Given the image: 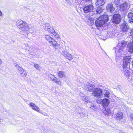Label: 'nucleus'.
I'll return each mask as SVG.
<instances>
[{
	"instance_id": "nucleus-41",
	"label": "nucleus",
	"mask_w": 133,
	"mask_h": 133,
	"mask_svg": "<svg viewBox=\"0 0 133 133\" xmlns=\"http://www.w3.org/2000/svg\"><path fill=\"white\" fill-rule=\"evenodd\" d=\"M131 34L132 35H133V29L131 32Z\"/></svg>"
},
{
	"instance_id": "nucleus-43",
	"label": "nucleus",
	"mask_w": 133,
	"mask_h": 133,
	"mask_svg": "<svg viewBox=\"0 0 133 133\" xmlns=\"http://www.w3.org/2000/svg\"><path fill=\"white\" fill-rule=\"evenodd\" d=\"M2 15V13L1 11H0V16H1Z\"/></svg>"
},
{
	"instance_id": "nucleus-4",
	"label": "nucleus",
	"mask_w": 133,
	"mask_h": 133,
	"mask_svg": "<svg viewBox=\"0 0 133 133\" xmlns=\"http://www.w3.org/2000/svg\"><path fill=\"white\" fill-rule=\"evenodd\" d=\"M102 90L101 89H95L93 91L92 95L95 97L100 99L102 97Z\"/></svg>"
},
{
	"instance_id": "nucleus-39",
	"label": "nucleus",
	"mask_w": 133,
	"mask_h": 133,
	"mask_svg": "<svg viewBox=\"0 0 133 133\" xmlns=\"http://www.w3.org/2000/svg\"><path fill=\"white\" fill-rule=\"evenodd\" d=\"M130 116L132 119V120L133 121V114H131Z\"/></svg>"
},
{
	"instance_id": "nucleus-40",
	"label": "nucleus",
	"mask_w": 133,
	"mask_h": 133,
	"mask_svg": "<svg viewBox=\"0 0 133 133\" xmlns=\"http://www.w3.org/2000/svg\"><path fill=\"white\" fill-rule=\"evenodd\" d=\"M3 62L2 59L0 58V65L2 64Z\"/></svg>"
},
{
	"instance_id": "nucleus-27",
	"label": "nucleus",
	"mask_w": 133,
	"mask_h": 133,
	"mask_svg": "<svg viewBox=\"0 0 133 133\" xmlns=\"http://www.w3.org/2000/svg\"><path fill=\"white\" fill-rule=\"evenodd\" d=\"M128 16L129 18H131V22L133 23V13H129Z\"/></svg>"
},
{
	"instance_id": "nucleus-33",
	"label": "nucleus",
	"mask_w": 133,
	"mask_h": 133,
	"mask_svg": "<svg viewBox=\"0 0 133 133\" xmlns=\"http://www.w3.org/2000/svg\"><path fill=\"white\" fill-rule=\"evenodd\" d=\"M127 78L129 81H131V80H132V79H133L132 76H130V75L129 76H127Z\"/></svg>"
},
{
	"instance_id": "nucleus-11",
	"label": "nucleus",
	"mask_w": 133,
	"mask_h": 133,
	"mask_svg": "<svg viewBox=\"0 0 133 133\" xmlns=\"http://www.w3.org/2000/svg\"><path fill=\"white\" fill-rule=\"evenodd\" d=\"M62 53L63 56L68 60L71 61L73 59V57L71 54L68 52L66 51H63Z\"/></svg>"
},
{
	"instance_id": "nucleus-42",
	"label": "nucleus",
	"mask_w": 133,
	"mask_h": 133,
	"mask_svg": "<svg viewBox=\"0 0 133 133\" xmlns=\"http://www.w3.org/2000/svg\"><path fill=\"white\" fill-rule=\"evenodd\" d=\"M48 76L49 77H50V79H51L52 80L53 78L52 77H51L50 76V75H48Z\"/></svg>"
},
{
	"instance_id": "nucleus-17",
	"label": "nucleus",
	"mask_w": 133,
	"mask_h": 133,
	"mask_svg": "<svg viewBox=\"0 0 133 133\" xmlns=\"http://www.w3.org/2000/svg\"><path fill=\"white\" fill-rule=\"evenodd\" d=\"M102 112L103 114L105 116H108L110 115L111 111L110 109L109 108H103Z\"/></svg>"
},
{
	"instance_id": "nucleus-14",
	"label": "nucleus",
	"mask_w": 133,
	"mask_h": 133,
	"mask_svg": "<svg viewBox=\"0 0 133 133\" xmlns=\"http://www.w3.org/2000/svg\"><path fill=\"white\" fill-rule=\"evenodd\" d=\"M106 9L108 11L110 12H113L115 10V8L113 6L112 3H108L106 6Z\"/></svg>"
},
{
	"instance_id": "nucleus-46",
	"label": "nucleus",
	"mask_w": 133,
	"mask_h": 133,
	"mask_svg": "<svg viewBox=\"0 0 133 133\" xmlns=\"http://www.w3.org/2000/svg\"><path fill=\"white\" fill-rule=\"evenodd\" d=\"M52 76H54V77H55L53 75H52Z\"/></svg>"
},
{
	"instance_id": "nucleus-21",
	"label": "nucleus",
	"mask_w": 133,
	"mask_h": 133,
	"mask_svg": "<svg viewBox=\"0 0 133 133\" xmlns=\"http://www.w3.org/2000/svg\"><path fill=\"white\" fill-rule=\"evenodd\" d=\"M105 3L104 0H96V5L102 6Z\"/></svg>"
},
{
	"instance_id": "nucleus-20",
	"label": "nucleus",
	"mask_w": 133,
	"mask_h": 133,
	"mask_svg": "<svg viewBox=\"0 0 133 133\" xmlns=\"http://www.w3.org/2000/svg\"><path fill=\"white\" fill-rule=\"evenodd\" d=\"M128 68H123V72L124 76L127 77L130 75V72L128 70Z\"/></svg>"
},
{
	"instance_id": "nucleus-28",
	"label": "nucleus",
	"mask_w": 133,
	"mask_h": 133,
	"mask_svg": "<svg viewBox=\"0 0 133 133\" xmlns=\"http://www.w3.org/2000/svg\"><path fill=\"white\" fill-rule=\"evenodd\" d=\"M15 66L17 68L19 71V72L23 70L24 69L21 67L18 64L15 65Z\"/></svg>"
},
{
	"instance_id": "nucleus-9",
	"label": "nucleus",
	"mask_w": 133,
	"mask_h": 133,
	"mask_svg": "<svg viewBox=\"0 0 133 133\" xmlns=\"http://www.w3.org/2000/svg\"><path fill=\"white\" fill-rule=\"evenodd\" d=\"M130 57L127 56L125 57L123 59V68H126L129 65L130 62Z\"/></svg>"
},
{
	"instance_id": "nucleus-10",
	"label": "nucleus",
	"mask_w": 133,
	"mask_h": 133,
	"mask_svg": "<svg viewBox=\"0 0 133 133\" xmlns=\"http://www.w3.org/2000/svg\"><path fill=\"white\" fill-rule=\"evenodd\" d=\"M93 6L92 5L90 4L85 6L83 8V10L85 13L93 11Z\"/></svg>"
},
{
	"instance_id": "nucleus-32",
	"label": "nucleus",
	"mask_w": 133,
	"mask_h": 133,
	"mask_svg": "<svg viewBox=\"0 0 133 133\" xmlns=\"http://www.w3.org/2000/svg\"><path fill=\"white\" fill-rule=\"evenodd\" d=\"M34 66L37 70H41V67L39 65L37 64H34Z\"/></svg>"
},
{
	"instance_id": "nucleus-23",
	"label": "nucleus",
	"mask_w": 133,
	"mask_h": 133,
	"mask_svg": "<svg viewBox=\"0 0 133 133\" xmlns=\"http://www.w3.org/2000/svg\"><path fill=\"white\" fill-rule=\"evenodd\" d=\"M50 27L51 26L49 24L46 23L43 26V28L45 31H49L50 30Z\"/></svg>"
},
{
	"instance_id": "nucleus-7",
	"label": "nucleus",
	"mask_w": 133,
	"mask_h": 133,
	"mask_svg": "<svg viewBox=\"0 0 133 133\" xmlns=\"http://www.w3.org/2000/svg\"><path fill=\"white\" fill-rule=\"evenodd\" d=\"M127 44V42L124 41H122L120 43H119L116 49L118 48H119L117 52L118 53V52H121L123 50L124 48L125 45H126Z\"/></svg>"
},
{
	"instance_id": "nucleus-34",
	"label": "nucleus",
	"mask_w": 133,
	"mask_h": 133,
	"mask_svg": "<svg viewBox=\"0 0 133 133\" xmlns=\"http://www.w3.org/2000/svg\"><path fill=\"white\" fill-rule=\"evenodd\" d=\"M90 108L94 110H95L97 109V108L94 105H92L90 107Z\"/></svg>"
},
{
	"instance_id": "nucleus-25",
	"label": "nucleus",
	"mask_w": 133,
	"mask_h": 133,
	"mask_svg": "<svg viewBox=\"0 0 133 133\" xmlns=\"http://www.w3.org/2000/svg\"><path fill=\"white\" fill-rule=\"evenodd\" d=\"M19 73L21 76L24 77H25L27 75L26 72L24 70L20 72Z\"/></svg>"
},
{
	"instance_id": "nucleus-19",
	"label": "nucleus",
	"mask_w": 133,
	"mask_h": 133,
	"mask_svg": "<svg viewBox=\"0 0 133 133\" xmlns=\"http://www.w3.org/2000/svg\"><path fill=\"white\" fill-rule=\"evenodd\" d=\"M128 51L131 53L133 52V43L132 42H130L128 45Z\"/></svg>"
},
{
	"instance_id": "nucleus-45",
	"label": "nucleus",
	"mask_w": 133,
	"mask_h": 133,
	"mask_svg": "<svg viewBox=\"0 0 133 133\" xmlns=\"http://www.w3.org/2000/svg\"><path fill=\"white\" fill-rule=\"evenodd\" d=\"M1 119L0 118V122H1Z\"/></svg>"
},
{
	"instance_id": "nucleus-2",
	"label": "nucleus",
	"mask_w": 133,
	"mask_h": 133,
	"mask_svg": "<svg viewBox=\"0 0 133 133\" xmlns=\"http://www.w3.org/2000/svg\"><path fill=\"white\" fill-rule=\"evenodd\" d=\"M108 20V16L105 15H101L95 22V24L97 27L102 26Z\"/></svg>"
},
{
	"instance_id": "nucleus-30",
	"label": "nucleus",
	"mask_w": 133,
	"mask_h": 133,
	"mask_svg": "<svg viewBox=\"0 0 133 133\" xmlns=\"http://www.w3.org/2000/svg\"><path fill=\"white\" fill-rule=\"evenodd\" d=\"M86 112V110L83 109L82 110V112L79 113V114L81 116L83 117L85 116Z\"/></svg>"
},
{
	"instance_id": "nucleus-6",
	"label": "nucleus",
	"mask_w": 133,
	"mask_h": 133,
	"mask_svg": "<svg viewBox=\"0 0 133 133\" xmlns=\"http://www.w3.org/2000/svg\"><path fill=\"white\" fill-rule=\"evenodd\" d=\"M84 88L87 91L92 92L95 88V85L91 82H88L85 84Z\"/></svg>"
},
{
	"instance_id": "nucleus-37",
	"label": "nucleus",
	"mask_w": 133,
	"mask_h": 133,
	"mask_svg": "<svg viewBox=\"0 0 133 133\" xmlns=\"http://www.w3.org/2000/svg\"><path fill=\"white\" fill-rule=\"evenodd\" d=\"M115 4H117V5H118L120 2V0H117V1H116L115 2Z\"/></svg>"
},
{
	"instance_id": "nucleus-13",
	"label": "nucleus",
	"mask_w": 133,
	"mask_h": 133,
	"mask_svg": "<svg viewBox=\"0 0 133 133\" xmlns=\"http://www.w3.org/2000/svg\"><path fill=\"white\" fill-rule=\"evenodd\" d=\"M129 26L125 22L122 23L120 26L121 29L123 32H126L129 29Z\"/></svg>"
},
{
	"instance_id": "nucleus-35",
	"label": "nucleus",
	"mask_w": 133,
	"mask_h": 133,
	"mask_svg": "<svg viewBox=\"0 0 133 133\" xmlns=\"http://www.w3.org/2000/svg\"><path fill=\"white\" fill-rule=\"evenodd\" d=\"M66 2L67 3H68L70 5H71V3L69 0H66Z\"/></svg>"
},
{
	"instance_id": "nucleus-18",
	"label": "nucleus",
	"mask_w": 133,
	"mask_h": 133,
	"mask_svg": "<svg viewBox=\"0 0 133 133\" xmlns=\"http://www.w3.org/2000/svg\"><path fill=\"white\" fill-rule=\"evenodd\" d=\"M102 97H107L109 98L110 95V92L109 91L107 90H105L102 92Z\"/></svg>"
},
{
	"instance_id": "nucleus-29",
	"label": "nucleus",
	"mask_w": 133,
	"mask_h": 133,
	"mask_svg": "<svg viewBox=\"0 0 133 133\" xmlns=\"http://www.w3.org/2000/svg\"><path fill=\"white\" fill-rule=\"evenodd\" d=\"M103 11V9L102 7H99L96 10V12L98 14H100Z\"/></svg>"
},
{
	"instance_id": "nucleus-48",
	"label": "nucleus",
	"mask_w": 133,
	"mask_h": 133,
	"mask_svg": "<svg viewBox=\"0 0 133 133\" xmlns=\"http://www.w3.org/2000/svg\"><path fill=\"white\" fill-rule=\"evenodd\" d=\"M115 52H116V51H115Z\"/></svg>"
},
{
	"instance_id": "nucleus-31",
	"label": "nucleus",
	"mask_w": 133,
	"mask_h": 133,
	"mask_svg": "<svg viewBox=\"0 0 133 133\" xmlns=\"http://www.w3.org/2000/svg\"><path fill=\"white\" fill-rule=\"evenodd\" d=\"M50 31L51 33L53 34V35H55L56 34V32L55 31V30L51 26L50 28Z\"/></svg>"
},
{
	"instance_id": "nucleus-3",
	"label": "nucleus",
	"mask_w": 133,
	"mask_h": 133,
	"mask_svg": "<svg viewBox=\"0 0 133 133\" xmlns=\"http://www.w3.org/2000/svg\"><path fill=\"white\" fill-rule=\"evenodd\" d=\"M46 39L48 41L49 43L51 44L56 49H57L59 46V44H58L55 40L51 37L49 35H46L45 36Z\"/></svg>"
},
{
	"instance_id": "nucleus-5",
	"label": "nucleus",
	"mask_w": 133,
	"mask_h": 133,
	"mask_svg": "<svg viewBox=\"0 0 133 133\" xmlns=\"http://www.w3.org/2000/svg\"><path fill=\"white\" fill-rule=\"evenodd\" d=\"M121 16L118 14H115L114 15L112 18V22L116 24H119L121 22Z\"/></svg>"
},
{
	"instance_id": "nucleus-12",
	"label": "nucleus",
	"mask_w": 133,
	"mask_h": 133,
	"mask_svg": "<svg viewBox=\"0 0 133 133\" xmlns=\"http://www.w3.org/2000/svg\"><path fill=\"white\" fill-rule=\"evenodd\" d=\"M30 107L33 110L38 112L41 113V110L36 104L32 102H30L29 104Z\"/></svg>"
},
{
	"instance_id": "nucleus-26",
	"label": "nucleus",
	"mask_w": 133,
	"mask_h": 133,
	"mask_svg": "<svg viewBox=\"0 0 133 133\" xmlns=\"http://www.w3.org/2000/svg\"><path fill=\"white\" fill-rule=\"evenodd\" d=\"M57 79L56 77H55L53 78L52 81H54V82L56 83L57 84L59 85H61V82L60 81H57Z\"/></svg>"
},
{
	"instance_id": "nucleus-38",
	"label": "nucleus",
	"mask_w": 133,
	"mask_h": 133,
	"mask_svg": "<svg viewBox=\"0 0 133 133\" xmlns=\"http://www.w3.org/2000/svg\"><path fill=\"white\" fill-rule=\"evenodd\" d=\"M55 34V36L56 38H59V35L58 34H56V33Z\"/></svg>"
},
{
	"instance_id": "nucleus-36",
	"label": "nucleus",
	"mask_w": 133,
	"mask_h": 133,
	"mask_svg": "<svg viewBox=\"0 0 133 133\" xmlns=\"http://www.w3.org/2000/svg\"><path fill=\"white\" fill-rule=\"evenodd\" d=\"M40 113L42 114H43L45 116H48V114L47 113H46L45 112H42L41 110V113Z\"/></svg>"
},
{
	"instance_id": "nucleus-16",
	"label": "nucleus",
	"mask_w": 133,
	"mask_h": 133,
	"mask_svg": "<svg viewBox=\"0 0 133 133\" xmlns=\"http://www.w3.org/2000/svg\"><path fill=\"white\" fill-rule=\"evenodd\" d=\"M128 7V4L126 2H124L121 4L119 6L120 9L121 11H124L127 9Z\"/></svg>"
},
{
	"instance_id": "nucleus-1",
	"label": "nucleus",
	"mask_w": 133,
	"mask_h": 133,
	"mask_svg": "<svg viewBox=\"0 0 133 133\" xmlns=\"http://www.w3.org/2000/svg\"><path fill=\"white\" fill-rule=\"evenodd\" d=\"M16 24L18 27L23 31L27 32L33 30L34 28L31 25L28 24L25 21L18 19L16 21Z\"/></svg>"
},
{
	"instance_id": "nucleus-8",
	"label": "nucleus",
	"mask_w": 133,
	"mask_h": 133,
	"mask_svg": "<svg viewBox=\"0 0 133 133\" xmlns=\"http://www.w3.org/2000/svg\"><path fill=\"white\" fill-rule=\"evenodd\" d=\"M97 102L99 104L102 103L103 106H107L109 104L110 101L109 99L106 98L103 99H97Z\"/></svg>"
},
{
	"instance_id": "nucleus-22",
	"label": "nucleus",
	"mask_w": 133,
	"mask_h": 133,
	"mask_svg": "<svg viewBox=\"0 0 133 133\" xmlns=\"http://www.w3.org/2000/svg\"><path fill=\"white\" fill-rule=\"evenodd\" d=\"M81 99L83 101L85 102L86 103H88L89 102V96H87L85 95L81 97Z\"/></svg>"
},
{
	"instance_id": "nucleus-44",
	"label": "nucleus",
	"mask_w": 133,
	"mask_h": 133,
	"mask_svg": "<svg viewBox=\"0 0 133 133\" xmlns=\"http://www.w3.org/2000/svg\"><path fill=\"white\" fill-rule=\"evenodd\" d=\"M132 67H133V61H132Z\"/></svg>"
},
{
	"instance_id": "nucleus-24",
	"label": "nucleus",
	"mask_w": 133,
	"mask_h": 133,
	"mask_svg": "<svg viewBox=\"0 0 133 133\" xmlns=\"http://www.w3.org/2000/svg\"><path fill=\"white\" fill-rule=\"evenodd\" d=\"M58 76L60 78H62L65 76V73L63 71H59L58 72Z\"/></svg>"
},
{
	"instance_id": "nucleus-47",
	"label": "nucleus",
	"mask_w": 133,
	"mask_h": 133,
	"mask_svg": "<svg viewBox=\"0 0 133 133\" xmlns=\"http://www.w3.org/2000/svg\"><path fill=\"white\" fill-rule=\"evenodd\" d=\"M81 81H82V79H81Z\"/></svg>"
},
{
	"instance_id": "nucleus-15",
	"label": "nucleus",
	"mask_w": 133,
	"mask_h": 133,
	"mask_svg": "<svg viewBox=\"0 0 133 133\" xmlns=\"http://www.w3.org/2000/svg\"><path fill=\"white\" fill-rule=\"evenodd\" d=\"M123 117V114L121 112H118L115 115V118L118 121H119L121 119H122Z\"/></svg>"
}]
</instances>
